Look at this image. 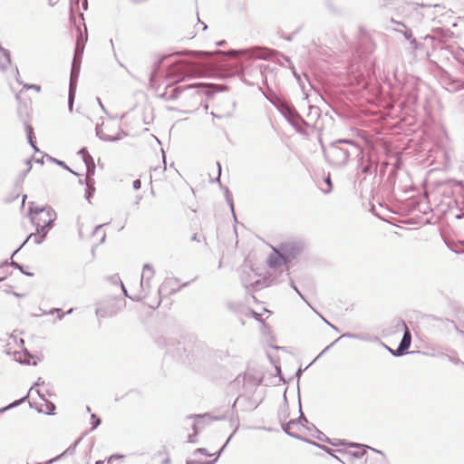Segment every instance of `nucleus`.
<instances>
[{
  "label": "nucleus",
  "instance_id": "f257e3e1",
  "mask_svg": "<svg viewBox=\"0 0 464 464\" xmlns=\"http://www.w3.org/2000/svg\"><path fill=\"white\" fill-rule=\"evenodd\" d=\"M324 153L327 161L336 167L345 165L351 156L359 158L360 161L363 160L362 147L348 139H339L332 142L327 148H324Z\"/></svg>",
  "mask_w": 464,
  "mask_h": 464
},
{
  "label": "nucleus",
  "instance_id": "f03ea898",
  "mask_svg": "<svg viewBox=\"0 0 464 464\" xmlns=\"http://www.w3.org/2000/svg\"><path fill=\"white\" fill-rule=\"evenodd\" d=\"M229 53L233 54L234 58L224 64L225 67H227L225 72L226 76L244 74L246 71L245 63L246 61L252 59L267 60L272 54L270 49L260 46L248 49L230 50Z\"/></svg>",
  "mask_w": 464,
  "mask_h": 464
},
{
  "label": "nucleus",
  "instance_id": "7ed1b4c3",
  "mask_svg": "<svg viewBox=\"0 0 464 464\" xmlns=\"http://www.w3.org/2000/svg\"><path fill=\"white\" fill-rule=\"evenodd\" d=\"M196 66L195 63L188 60H179L168 69V77L174 82H181L190 76V70Z\"/></svg>",
  "mask_w": 464,
  "mask_h": 464
},
{
  "label": "nucleus",
  "instance_id": "20e7f679",
  "mask_svg": "<svg viewBox=\"0 0 464 464\" xmlns=\"http://www.w3.org/2000/svg\"><path fill=\"white\" fill-rule=\"evenodd\" d=\"M29 215L34 225L37 223L36 219L38 216H46L48 219L43 220V225L48 227V228L53 227V222L56 219V213L53 208L51 207H34L33 202L30 203Z\"/></svg>",
  "mask_w": 464,
  "mask_h": 464
},
{
  "label": "nucleus",
  "instance_id": "39448f33",
  "mask_svg": "<svg viewBox=\"0 0 464 464\" xmlns=\"http://www.w3.org/2000/svg\"><path fill=\"white\" fill-rule=\"evenodd\" d=\"M80 68H81V62L72 59V69H71V75H70V83H69V93H68V108L69 111H72L75 93H76V87H77V80L80 74Z\"/></svg>",
  "mask_w": 464,
  "mask_h": 464
},
{
  "label": "nucleus",
  "instance_id": "423d86ee",
  "mask_svg": "<svg viewBox=\"0 0 464 464\" xmlns=\"http://www.w3.org/2000/svg\"><path fill=\"white\" fill-rule=\"evenodd\" d=\"M300 427V420H289L288 422L286 423H283L282 424V429L290 437H293L295 439H297V440H303V441H305L307 443H310L315 447H318L322 450H324L325 452L327 453H330V448H327L324 445H321L315 441H313L309 439H306V438H304L302 437L301 435H299L298 433L295 432L294 430H298Z\"/></svg>",
  "mask_w": 464,
  "mask_h": 464
},
{
  "label": "nucleus",
  "instance_id": "0eeeda50",
  "mask_svg": "<svg viewBox=\"0 0 464 464\" xmlns=\"http://www.w3.org/2000/svg\"><path fill=\"white\" fill-rule=\"evenodd\" d=\"M154 276V270L152 266L150 264H145L143 266V271L140 277V288L141 293L143 295H136L133 297H130V299L135 301H140L141 299L145 298L147 296V294L150 292L151 285L150 281Z\"/></svg>",
  "mask_w": 464,
  "mask_h": 464
},
{
  "label": "nucleus",
  "instance_id": "6e6552de",
  "mask_svg": "<svg viewBox=\"0 0 464 464\" xmlns=\"http://www.w3.org/2000/svg\"><path fill=\"white\" fill-rule=\"evenodd\" d=\"M277 110L284 115L287 121L297 119L303 124L307 125V122L297 113L295 107L286 101L279 103Z\"/></svg>",
  "mask_w": 464,
  "mask_h": 464
},
{
  "label": "nucleus",
  "instance_id": "1a4fd4ad",
  "mask_svg": "<svg viewBox=\"0 0 464 464\" xmlns=\"http://www.w3.org/2000/svg\"><path fill=\"white\" fill-rule=\"evenodd\" d=\"M35 226L36 233H31L20 246V247L13 253L12 256H14L30 239H34L37 245L41 244L44 240L50 228H48V227H44V225L40 224V222L36 223Z\"/></svg>",
  "mask_w": 464,
  "mask_h": 464
},
{
  "label": "nucleus",
  "instance_id": "9d476101",
  "mask_svg": "<svg viewBox=\"0 0 464 464\" xmlns=\"http://www.w3.org/2000/svg\"><path fill=\"white\" fill-rule=\"evenodd\" d=\"M401 324L404 327V334L403 336L399 343V346L397 349L392 353L393 356L399 357L402 356L406 353L407 350L410 348L411 343V334L409 329L407 328L405 323L403 321H401Z\"/></svg>",
  "mask_w": 464,
  "mask_h": 464
},
{
  "label": "nucleus",
  "instance_id": "9b49d317",
  "mask_svg": "<svg viewBox=\"0 0 464 464\" xmlns=\"http://www.w3.org/2000/svg\"><path fill=\"white\" fill-rule=\"evenodd\" d=\"M443 84L445 89L450 92H456L464 90V81L452 77L450 74L446 73L443 77Z\"/></svg>",
  "mask_w": 464,
  "mask_h": 464
},
{
  "label": "nucleus",
  "instance_id": "f8f14e48",
  "mask_svg": "<svg viewBox=\"0 0 464 464\" xmlns=\"http://www.w3.org/2000/svg\"><path fill=\"white\" fill-rule=\"evenodd\" d=\"M302 250L303 246L298 243H285L282 246L281 249L288 262L299 256Z\"/></svg>",
  "mask_w": 464,
  "mask_h": 464
},
{
  "label": "nucleus",
  "instance_id": "ddd939ff",
  "mask_svg": "<svg viewBox=\"0 0 464 464\" xmlns=\"http://www.w3.org/2000/svg\"><path fill=\"white\" fill-rule=\"evenodd\" d=\"M188 418L189 419L190 418H195L196 419V421H194L193 424H192V430H193V431H195L196 434H198L199 432V430L203 428V426H204V423H203L204 420H209L211 421V420H218L224 419V417H215V418H213L208 413L199 414V415H195V416H189Z\"/></svg>",
  "mask_w": 464,
  "mask_h": 464
},
{
  "label": "nucleus",
  "instance_id": "4468645a",
  "mask_svg": "<svg viewBox=\"0 0 464 464\" xmlns=\"http://www.w3.org/2000/svg\"><path fill=\"white\" fill-rule=\"evenodd\" d=\"M342 338L357 339V340H362V341L369 340V338L362 334L345 333V334H342L339 338H337L335 341H334L331 344L326 346L323 350V352L319 354V356H321L323 353L327 352L332 346H334Z\"/></svg>",
  "mask_w": 464,
  "mask_h": 464
},
{
  "label": "nucleus",
  "instance_id": "2eb2a0df",
  "mask_svg": "<svg viewBox=\"0 0 464 464\" xmlns=\"http://www.w3.org/2000/svg\"><path fill=\"white\" fill-rule=\"evenodd\" d=\"M288 263V260L282 252L278 255H270L267 258V265L271 268H276L283 264L286 265Z\"/></svg>",
  "mask_w": 464,
  "mask_h": 464
},
{
  "label": "nucleus",
  "instance_id": "dca6fc26",
  "mask_svg": "<svg viewBox=\"0 0 464 464\" xmlns=\"http://www.w3.org/2000/svg\"><path fill=\"white\" fill-rule=\"evenodd\" d=\"M194 88L195 89H206V86L203 83H196V84H188L185 86L176 87V88L172 89L170 98L176 99V98H178L179 94L181 92H183L185 90H188V89H194Z\"/></svg>",
  "mask_w": 464,
  "mask_h": 464
},
{
  "label": "nucleus",
  "instance_id": "f3484780",
  "mask_svg": "<svg viewBox=\"0 0 464 464\" xmlns=\"http://www.w3.org/2000/svg\"><path fill=\"white\" fill-rule=\"evenodd\" d=\"M96 135L99 139L105 141H116L121 139L122 135H125L123 131L119 132L116 136H111L103 132L100 127H96Z\"/></svg>",
  "mask_w": 464,
  "mask_h": 464
},
{
  "label": "nucleus",
  "instance_id": "a211bd4d",
  "mask_svg": "<svg viewBox=\"0 0 464 464\" xmlns=\"http://www.w3.org/2000/svg\"><path fill=\"white\" fill-rule=\"evenodd\" d=\"M349 447L350 448H355L356 450L350 451V452H345V454L348 455V456H353L355 459H360V458H362L366 453V447L364 445L350 443Z\"/></svg>",
  "mask_w": 464,
  "mask_h": 464
},
{
  "label": "nucleus",
  "instance_id": "6ab92c4d",
  "mask_svg": "<svg viewBox=\"0 0 464 464\" xmlns=\"http://www.w3.org/2000/svg\"><path fill=\"white\" fill-rule=\"evenodd\" d=\"M116 314V311L112 308L105 307V306H99L96 309V315L99 318H104V317H111Z\"/></svg>",
  "mask_w": 464,
  "mask_h": 464
},
{
  "label": "nucleus",
  "instance_id": "aec40b11",
  "mask_svg": "<svg viewBox=\"0 0 464 464\" xmlns=\"http://www.w3.org/2000/svg\"><path fill=\"white\" fill-rule=\"evenodd\" d=\"M1 56L4 58V62H0V69L2 71H5L8 67V65L11 64V55L10 52L5 48H1Z\"/></svg>",
  "mask_w": 464,
  "mask_h": 464
},
{
  "label": "nucleus",
  "instance_id": "412c9836",
  "mask_svg": "<svg viewBox=\"0 0 464 464\" xmlns=\"http://www.w3.org/2000/svg\"><path fill=\"white\" fill-rule=\"evenodd\" d=\"M233 434L230 435V437L227 439V440L226 441V443L222 446V448L218 451L217 453V457L213 459V460H209V461H206L205 463H200V461L198 460H196V459H188L187 460V464H214L218 459L219 458V456L221 455L222 451L224 450V449L226 448V446L227 445L228 441L230 440L231 437H232Z\"/></svg>",
  "mask_w": 464,
  "mask_h": 464
},
{
  "label": "nucleus",
  "instance_id": "4be33fe9",
  "mask_svg": "<svg viewBox=\"0 0 464 464\" xmlns=\"http://www.w3.org/2000/svg\"><path fill=\"white\" fill-rule=\"evenodd\" d=\"M29 397V392L24 396L23 398L19 399V400H15L14 401H13L12 403H10L9 405L5 406V407H3L0 409V413H3L8 410H11L13 408H15L17 406H19L20 404H22L27 398Z\"/></svg>",
  "mask_w": 464,
  "mask_h": 464
},
{
  "label": "nucleus",
  "instance_id": "5701e85b",
  "mask_svg": "<svg viewBox=\"0 0 464 464\" xmlns=\"http://www.w3.org/2000/svg\"><path fill=\"white\" fill-rule=\"evenodd\" d=\"M392 23H395L396 24L404 27L405 30L401 31L400 29H396L397 32H401L406 40L411 41L413 38V34L411 29L406 28V25L403 23L401 22H395L393 19L392 20Z\"/></svg>",
  "mask_w": 464,
  "mask_h": 464
},
{
  "label": "nucleus",
  "instance_id": "b1692460",
  "mask_svg": "<svg viewBox=\"0 0 464 464\" xmlns=\"http://www.w3.org/2000/svg\"><path fill=\"white\" fill-rule=\"evenodd\" d=\"M86 182V191H85V198L87 200H90V198L92 197L95 188H94V180H87Z\"/></svg>",
  "mask_w": 464,
  "mask_h": 464
},
{
  "label": "nucleus",
  "instance_id": "393cba45",
  "mask_svg": "<svg viewBox=\"0 0 464 464\" xmlns=\"http://www.w3.org/2000/svg\"><path fill=\"white\" fill-rule=\"evenodd\" d=\"M266 99L277 109L278 104L284 102L285 100L277 96L275 92L266 95Z\"/></svg>",
  "mask_w": 464,
  "mask_h": 464
},
{
  "label": "nucleus",
  "instance_id": "a878e982",
  "mask_svg": "<svg viewBox=\"0 0 464 464\" xmlns=\"http://www.w3.org/2000/svg\"><path fill=\"white\" fill-rule=\"evenodd\" d=\"M86 169H87V171H86L85 181H87L89 179L90 180H94L92 179V176L94 175V172H95V164H94V162L87 163Z\"/></svg>",
  "mask_w": 464,
  "mask_h": 464
},
{
  "label": "nucleus",
  "instance_id": "bb28decb",
  "mask_svg": "<svg viewBox=\"0 0 464 464\" xmlns=\"http://www.w3.org/2000/svg\"><path fill=\"white\" fill-rule=\"evenodd\" d=\"M441 357L446 358L448 361L451 362L452 363L456 365H462L464 367V362L458 357L451 356L449 354L441 353Z\"/></svg>",
  "mask_w": 464,
  "mask_h": 464
},
{
  "label": "nucleus",
  "instance_id": "cd10ccee",
  "mask_svg": "<svg viewBox=\"0 0 464 464\" xmlns=\"http://www.w3.org/2000/svg\"><path fill=\"white\" fill-rule=\"evenodd\" d=\"M9 265L16 269H18L22 274L25 275V276H33L34 274L33 273H30V272H26L24 270V266L20 265L19 263L15 262V261H11L9 263Z\"/></svg>",
  "mask_w": 464,
  "mask_h": 464
},
{
  "label": "nucleus",
  "instance_id": "c85d7f7f",
  "mask_svg": "<svg viewBox=\"0 0 464 464\" xmlns=\"http://www.w3.org/2000/svg\"><path fill=\"white\" fill-rule=\"evenodd\" d=\"M45 402V410H44V412L46 414H53L56 407H55V404L48 400H44V401Z\"/></svg>",
  "mask_w": 464,
  "mask_h": 464
},
{
  "label": "nucleus",
  "instance_id": "c756f323",
  "mask_svg": "<svg viewBox=\"0 0 464 464\" xmlns=\"http://www.w3.org/2000/svg\"><path fill=\"white\" fill-rule=\"evenodd\" d=\"M295 129L296 131H298L299 133H304V130L302 128V126H305L304 124H303L302 122H300V121H298L297 119L295 120H293L292 121H288Z\"/></svg>",
  "mask_w": 464,
  "mask_h": 464
},
{
  "label": "nucleus",
  "instance_id": "7c9ffc66",
  "mask_svg": "<svg viewBox=\"0 0 464 464\" xmlns=\"http://www.w3.org/2000/svg\"><path fill=\"white\" fill-rule=\"evenodd\" d=\"M187 54H189L193 58H203L207 55H208V53L206 52H196V51H186Z\"/></svg>",
  "mask_w": 464,
  "mask_h": 464
},
{
  "label": "nucleus",
  "instance_id": "2f4dec72",
  "mask_svg": "<svg viewBox=\"0 0 464 464\" xmlns=\"http://www.w3.org/2000/svg\"><path fill=\"white\" fill-rule=\"evenodd\" d=\"M80 4V0H71V12L72 11V8H73V5H79ZM81 5H82V7L83 10H87L88 9V1L87 0H81Z\"/></svg>",
  "mask_w": 464,
  "mask_h": 464
},
{
  "label": "nucleus",
  "instance_id": "473e14b6",
  "mask_svg": "<svg viewBox=\"0 0 464 464\" xmlns=\"http://www.w3.org/2000/svg\"><path fill=\"white\" fill-rule=\"evenodd\" d=\"M82 53H83V46H80L79 44H77L75 51H74L73 59H76L81 62Z\"/></svg>",
  "mask_w": 464,
  "mask_h": 464
},
{
  "label": "nucleus",
  "instance_id": "72a5a7b5",
  "mask_svg": "<svg viewBox=\"0 0 464 464\" xmlns=\"http://www.w3.org/2000/svg\"><path fill=\"white\" fill-rule=\"evenodd\" d=\"M91 420H92V422H91L92 430L96 429L102 422L101 418H99L96 414H92Z\"/></svg>",
  "mask_w": 464,
  "mask_h": 464
},
{
  "label": "nucleus",
  "instance_id": "f704fd0d",
  "mask_svg": "<svg viewBox=\"0 0 464 464\" xmlns=\"http://www.w3.org/2000/svg\"><path fill=\"white\" fill-rule=\"evenodd\" d=\"M268 285L266 284V281L264 279V280H256L254 284H251V286L253 287L254 290H258L260 289L261 287L263 286H267Z\"/></svg>",
  "mask_w": 464,
  "mask_h": 464
},
{
  "label": "nucleus",
  "instance_id": "c9c22d12",
  "mask_svg": "<svg viewBox=\"0 0 464 464\" xmlns=\"http://www.w3.org/2000/svg\"><path fill=\"white\" fill-rule=\"evenodd\" d=\"M313 427L314 428L317 435H314L317 440H322V441H325V442H328L329 443V440L330 439L327 438L323 432H321L320 430H318L314 425Z\"/></svg>",
  "mask_w": 464,
  "mask_h": 464
},
{
  "label": "nucleus",
  "instance_id": "e433bc0d",
  "mask_svg": "<svg viewBox=\"0 0 464 464\" xmlns=\"http://www.w3.org/2000/svg\"><path fill=\"white\" fill-rule=\"evenodd\" d=\"M48 158H49V160H50L51 161H53V162H55L57 165H59V166L63 167V169H67L68 171L72 172V169H70V168L65 164V162H63V161H62V160H57V159H54V158H53V157H50V156H48Z\"/></svg>",
  "mask_w": 464,
  "mask_h": 464
},
{
  "label": "nucleus",
  "instance_id": "4c0bfd02",
  "mask_svg": "<svg viewBox=\"0 0 464 464\" xmlns=\"http://www.w3.org/2000/svg\"><path fill=\"white\" fill-rule=\"evenodd\" d=\"M55 313L57 314L59 320H62L65 315L64 312H63V310L60 308H53L48 312L49 314H53Z\"/></svg>",
  "mask_w": 464,
  "mask_h": 464
},
{
  "label": "nucleus",
  "instance_id": "58836bf2",
  "mask_svg": "<svg viewBox=\"0 0 464 464\" xmlns=\"http://www.w3.org/2000/svg\"><path fill=\"white\" fill-rule=\"evenodd\" d=\"M372 169V164L369 161L367 164L362 166V172L364 174H371Z\"/></svg>",
  "mask_w": 464,
  "mask_h": 464
},
{
  "label": "nucleus",
  "instance_id": "ea45409f",
  "mask_svg": "<svg viewBox=\"0 0 464 464\" xmlns=\"http://www.w3.org/2000/svg\"><path fill=\"white\" fill-rule=\"evenodd\" d=\"M26 135L28 141H31V138H34V129L31 125L26 124L25 126Z\"/></svg>",
  "mask_w": 464,
  "mask_h": 464
},
{
  "label": "nucleus",
  "instance_id": "a19ab883",
  "mask_svg": "<svg viewBox=\"0 0 464 464\" xmlns=\"http://www.w3.org/2000/svg\"><path fill=\"white\" fill-rule=\"evenodd\" d=\"M26 164H27V169L26 170H24L22 174H21V180H23L25 177V175L31 170L32 169V164H31V160H26Z\"/></svg>",
  "mask_w": 464,
  "mask_h": 464
},
{
  "label": "nucleus",
  "instance_id": "79ce46f5",
  "mask_svg": "<svg viewBox=\"0 0 464 464\" xmlns=\"http://www.w3.org/2000/svg\"><path fill=\"white\" fill-rule=\"evenodd\" d=\"M198 453L202 454V455H206V456H210V454L208 453V451L205 448H198V449L195 450L193 454L196 455Z\"/></svg>",
  "mask_w": 464,
  "mask_h": 464
},
{
  "label": "nucleus",
  "instance_id": "37998d69",
  "mask_svg": "<svg viewBox=\"0 0 464 464\" xmlns=\"http://www.w3.org/2000/svg\"><path fill=\"white\" fill-rule=\"evenodd\" d=\"M24 88L35 90L36 92H40V90H41V86L37 85V84H28V83H26V84L24 85Z\"/></svg>",
  "mask_w": 464,
  "mask_h": 464
},
{
  "label": "nucleus",
  "instance_id": "c03bdc74",
  "mask_svg": "<svg viewBox=\"0 0 464 464\" xmlns=\"http://www.w3.org/2000/svg\"><path fill=\"white\" fill-rule=\"evenodd\" d=\"M44 383V380L41 377H39L38 380L34 382V384L31 387V389L29 390L28 392L30 393L31 391L34 390L35 387L40 386Z\"/></svg>",
  "mask_w": 464,
  "mask_h": 464
},
{
  "label": "nucleus",
  "instance_id": "a18cd8bd",
  "mask_svg": "<svg viewBox=\"0 0 464 464\" xmlns=\"http://www.w3.org/2000/svg\"><path fill=\"white\" fill-rule=\"evenodd\" d=\"M227 203L229 204L230 206V208H231V211L233 213V215L235 216V211H234V205H233V200L231 198H229L228 196V189L227 188Z\"/></svg>",
  "mask_w": 464,
  "mask_h": 464
},
{
  "label": "nucleus",
  "instance_id": "49530a36",
  "mask_svg": "<svg viewBox=\"0 0 464 464\" xmlns=\"http://www.w3.org/2000/svg\"><path fill=\"white\" fill-rule=\"evenodd\" d=\"M198 434L195 433V431L193 432V434H189L188 437V442L189 443H196L197 442V437Z\"/></svg>",
  "mask_w": 464,
  "mask_h": 464
},
{
  "label": "nucleus",
  "instance_id": "de8ad7c7",
  "mask_svg": "<svg viewBox=\"0 0 464 464\" xmlns=\"http://www.w3.org/2000/svg\"><path fill=\"white\" fill-rule=\"evenodd\" d=\"M82 160L85 163V166H87V163L94 162L92 157L90 154H87V156L83 157Z\"/></svg>",
  "mask_w": 464,
  "mask_h": 464
},
{
  "label": "nucleus",
  "instance_id": "09e8293b",
  "mask_svg": "<svg viewBox=\"0 0 464 464\" xmlns=\"http://www.w3.org/2000/svg\"><path fill=\"white\" fill-rule=\"evenodd\" d=\"M329 443L332 444L333 446H338V445H344L345 444L344 440H335L334 441H332L330 440Z\"/></svg>",
  "mask_w": 464,
  "mask_h": 464
},
{
  "label": "nucleus",
  "instance_id": "8fccbe9b",
  "mask_svg": "<svg viewBox=\"0 0 464 464\" xmlns=\"http://www.w3.org/2000/svg\"><path fill=\"white\" fill-rule=\"evenodd\" d=\"M132 186H133V188H134L135 190L140 189V187H141V182H140V179H135V180L133 181V183H132Z\"/></svg>",
  "mask_w": 464,
  "mask_h": 464
},
{
  "label": "nucleus",
  "instance_id": "3c124183",
  "mask_svg": "<svg viewBox=\"0 0 464 464\" xmlns=\"http://www.w3.org/2000/svg\"><path fill=\"white\" fill-rule=\"evenodd\" d=\"M410 44H411V48H412L413 50H417V49H419V44H418V42L416 41V39H415V38H412V39L410 41Z\"/></svg>",
  "mask_w": 464,
  "mask_h": 464
},
{
  "label": "nucleus",
  "instance_id": "603ef678",
  "mask_svg": "<svg viewBox=\"0 0 464 464\" xmlns=\"http://www.w3.org/2000/svg\"><path fill=\"white\" fill-rule=\"evenodd\" d=\"M217 167H218V177H217L216 180L220 183L221 165L219 162H217Z\"/></svg>",
  "mask_w": 464,
  "mask_h": 464
},
{
  "label": "nucleus",
  "instance_id": "864d4df0",
  "mask_svg": "<svg viewBox=\"0 0 464 464\" xmlns=\"http://www.w3.org/2000/svg\"><path fill=\"white\" fill-rule=\"evenodd\" d=\"M324 181H325V183H326V184L328 185V187H329V189H328V190H326V191H324V193H329V192H330V190H331V189H332V188H333L331 179L328 177V178H326V179H324Z\"/></svg>",
  "mask_w": 464,
  "mask_h": 464
},
{
  "label": "nucleus",
  "instance_id": "5fc2aeb1",
  "mask_svg": "<svg viewBox=\"0 0 464 464\" xmlns=\"http://www.w3.org/2000/svg\"><path fill=\"white\" fill-rule=\"evenodd\" d=\"M301 411V409L299 410ZM297 420H300V426L302 425V422H306L308 423V420L307 419L305 418V416L302 413V411H300V417L297 419Z\"/></svg>",
  "mask_w": 464,
  "mask_h": 464
},
{
  "label": "nucleus",
  "instance_id": "6e6d98bb",
  "mask_svg": "<svg viewBox=\"0 0 464 464\" xmlns=\"http://www.w3.org/2000/svg\"><path fill=\"white\" fill-rule=\"evenodd\" d=\"M79 154L82 156V158H83V157L87 156V154H89V152L86 148H82L79 150Z\"/></svg>",
  "mask_w": 464,
  "mask_h": 464
},
{
  "label": "nucleus",
  "instance_id": "4d7b16f0",
  "mask_svg": "<svg viewBox=\"0 0 464 464\" xmlns=\"http://www.w3.org/2000/svg\"><path fill=\"white\" fill-rule=\"evenodd\" d=\"M295 291L298 294V295H299V296H300V297H301V298H302V299H303V300H304V302H305V303H306L310 307H312V306H311V304H310L305 300L304 296L301 294V292L299 291V289H298V288H296Z\"/></svg>",
  "mask_w": 464,
  "mask_h": 464
},
{
  "label": "nucleus",
  "instance_id": "13d9d810",
  "mask_svg": "<svg viewBox=\"0 0 464 464\" xmlns=\"http://www.w3.org/2000/svg\"><path fill=\"white\" fill-rule=\"evenodd\" d=\"M295 291L298 294V295H299V296H300V297H301V298H302V299H303V300H304V302H305V303H306L310 307H312V306H311V304H310L305 300L304 296L301 294V292L299 291V289H298V288H296Z\"/></svg>",
  "mask_w": 464,
  "mask_h": 464
},
{
  "label": "nucleus",
  "instance_id": "bf43d9fd",
  "mask_svg": "<svg viewBox=\"0 0 464 464\" xmlns=\"http://www.w3.org/2000/svg\"><path fill=\"white\" fill-rule=\"evenodd\" d=\"M44 219H48V218L46 216H38L36 222H40V224L43 225V220H44Z\"/></svg>",
  "mask_w": 464,
  "mask_h": 464
},
{
  "label": "nucleus",
  "instance_id": "052dcab7",
  "mask_svg": "<svg viewBox=\"0 0 464 464\" xmlns=\"http://www.w3.org/2000/svg\"><path fill=\"white\" fill-rule=\"evenodd\" d=\"M296 33H297V32H294L293 34H288V35L285 36V39L286 41H288V42L292 41V40H293V38H294V35H295Z\"/></svg>",
  "mask_w": 464,
  "mask_h": 464
},
{
  "label": "nucleus",
  "instance_id": "680f3d73",
  "mask_svg": "<svg viewBox=\"0 0 464 464\" xmlns=\"http://www.w3.org/2000/svg\"><path fill=\"white\" fill-rule=\"evenodd\" d=\"M33 139H34V138H31V141H28V142H29V144L33 147V149H34L35 151H39V150H38V148L36 147V145H35V143H34V140H33Z\"/></svg>",
  "mask_w": 464,
  "mask_h": 464
},
{
  "label": "nucleus",
  "instance_id": "e2e57ef3",
  "mask_svg": "<svg viewBox=\"0 0 464 464\" xmlns=\"http://www.w3.org/2000/svg\"><path fill=\"white\" fill-rule=\"evenodd\" d=\"M251 313L253 314L254 317L258 320V321H261V314H257L256 312L255 311H251Z\"/></svg>",
  "mask_w": 464,
  "mask_h": 464
},
{
  "label": "nucleus",
  "instance_id": "0e129e2a",
  "mask_svg": "<svg viewBox=\"0 0 464 464\" xmlns=\"http://www.w3.org/2000/svg\"><path fill=\"white\" fill-rule=\"evenodd\" d=\"M191 240L192 241H197V242H199L200 241V238L198 236V234H194L191 237Z\"/></svg>",
  "mask_w": 464,
  "mask_h": 464
},
{
  "label": "nucleus",
  "instance_id": "69168bd1",
  "mask_svg": "<svg viewBox=\"0 0 464 464\" xmlns=\"http://www.w3.org/2000/svg\"><path fill=\"white\" fill-rule=\"evenodd\" d=\"M36 392L43 401L45 400L44 394L40 390H36Z\"/></svg>",
  "mask_w": 464,
  "mask_h": 464
},
{
  "label": "nucleus",
  "instance_id": "338daca9",
  "mask_svg": "<svg viewBox=\"0 0 464 464\" xmlns=\"http://www.w3.org/2000/svg\"><path fill=\"white\" fill-rule=\"evenodd\" d=\"M319 315H320V317L322 318V320H323V321H324V323H325L329 327H331V325H332L333 324H331L329 321H327V320H326L324 317H323L321 314H319Z\"/></svg>",
  "mask_w": 464,
  "mask_h": 464
},
{
  "label": "nucleus",
  "instance_id": "774afa93",
  "mask_svg": "<svg viewBox=\"0 0 464 464\" xmlns=\"http://www.w3.org/2000/svg\"><path fill=\"white\" fill-rule=\"evenodd\" d=\"M303 371H304V370H303V369H301V368H299V369L297 370V372H296V373H295V375H296V377H297V378H300V376H301V374H302Z\"/></svg>",
  "mask_w": 464,
  "mask_h": 464
}]
</instances>
